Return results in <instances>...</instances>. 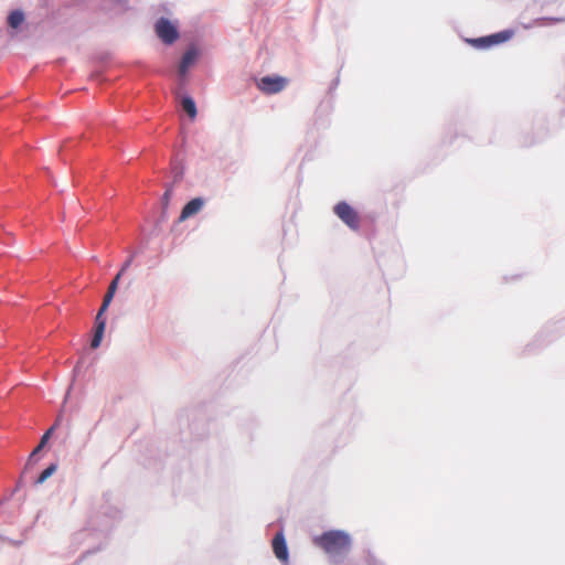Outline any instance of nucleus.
<instances>
[{
    "instance_id": "1",
    "label": "nucleus",
    "mask_w": 565,
    "mask_h": 565,
    "mask_svg": "<svg viewBox=\"0 0 565 565\" xmlns=\"http://www.w3.org/2000/svg\"><path fill=\"white\" fill-rule=\"evenodd\" d=\"M313 542L331 556L344 555L350 551L351 537L343 531H328L316 536Z\"/></svg>"
},
{
    "instance_id": "2",
    "label": "nucleus",
    "mask_w": 565,
    "mask_h": 565,
    "mask_svg": "<svg viewBox=\"0 0 565 565\" xmlns=\"http://www.w3.org/2000/svg\"><path fill=\"white\" fill-rule=\"evenodd\" d=\"M121 276L120 274H117L115 278L111 280L106 295L104 296L103 303L96 315L95 318V333L90 342V347L93 349H97L100 345V342L103 340L105 327H106V319L104 318V313L107 311L115 294L118 288V284Z\"/></svg>"
},
{
    "instance_id": "3",
    "label": "nucleus",
    "mask_w": 565,
    "mask_h": 565,
    "mask_svg": "<svg viewBox=\"0 0 565 565\" xmlns=\"http://www.w3.org/2000/svg\"><path fill=\"white\" fill-rule=\"evenodd\" d=\"M121 276L120 274H117L115 278L111 280L106 295L104 296L103 303L96 315L95 318V333L90 342V347L93 349H97L100 345V342L103 340L105 327H106V319L104 318V313L107 311L115 294L118 288V284Z\"/></svg>"
},
{
    "instance_id": "4",
    "label": "nucleus",
    "mask_w": 565,
    "mask_h": 565,
    "mask_svg": "<svg viewBox=\"0 0 565 565\" xmlns=\"http://www.w3.org/2000/svg\"><path fill=\"white\" fill-rule=\"evenodd\" d=\"M333 212L351 230L358 231L360 228L359 213L347 202L342 201L335 204Z\"/></svg>"
},
{
    "instance_id": "5",
    "label": "nucleus",
    "mask_w": 565,
    "mask_h": 565,
    "mask_svg": "<svg viewBox=\"0 0 565 565\" xmlns=\"http://www.w3.org/2000/svg\"><path fill=\"white\" fill-rule=\"evenodd\" d=\"M288 78L279 75L264 76L257 82V87L266 95L277 94L288 85Z\"/></svg>"
},
{
    "instance_id": "6",
    "label": "nucleus",
    "mask_w": 565,
    "mask_h": 565,
    "mask_svg": "<svg viewBox=\"0 0 565 565\" xmlns=\"http://www.w3.org/2000/svg\"><path fill=\"white\" fill-rule=\"evenodd\" d=\"M200 56L201 51L194 45L190 46L184 52L178 66V75L181 82H184L189 70L198 63Z\"/></svg>"
},
{
    "instance_id": "7",
    "label": "nucleus",
    "mask_w": 565,
    "mask_h": 565,
    "mask_svg": "<svg viewBox=\"0 0 565 565\" xmlns=\"http://www.w3.org/2000/svg\"><path fill=\"white\" fill-rule=\"evenodd\" d=\"M275 556L284 564L289 561L288 547L282 532H278L271 542Z\"/></svg>"
},
{
    "instance_id": "8",
    "label": "nucleus",
    "mask_w": 565,
    "mask_h": 565,
    "mask_svg": "<svg viewBox=\"0 0 565 565\" xmlns=\"http://www.w3.org/2000/svg\"><path fill=\"white\" fill-rule=\"evenodd\" d=\"M206 201L202 198L192 199L188 202L181 211L179 216V222H184L185 220L193 217L196 215L205 205Z\"/></svg>"
},
{
    "instance_id": "9",
    "label": "nucleus",
    "mask_w": 565,
    "mask_h": 565,
    "mask_svg": "<svg viewBox=\"0 0 565 565\" xmlns=\"http://www.w3.org/2000/svg\"><path fill=\"white\" fill-rule=\"evenodd\" d=\"M157 35H179L178 25L173 21L160 18L154 25Z\"/></svg>"
},
{
    "instance_id": "10",
    "label": "nucleus",
    "mask_w": 565,
    "mask_h": 565,
    "mask_svg": "<svg viewBox=\"0 0 565 565\" xmlns=\"http://www.w3.org/2000/svg\"><path fill=\"white\" fill-rule=\"evenodd\" d=\"M509 38H467L468 44L478 50L488 49L494 44H499Z\"/></svg>"
},
{
    "instance_id": "11",
    "label": "nucleus",
    "mask_w": 565,
    "mask_h": 565,
    "mask_svg": "<svg viewBox=\"0 0 565 565\" xmlns=\"http://www.w3.org/2000/svg\"><path fill=\"white\" fill-rule=\"evenodd\" d=\"M181 106L183 110L189 115L190 118H194L196 116V107L194 100L189 97L184 96L181 99Z\"/></svg>"
},
{
    "instance_id": "12",
    "label": "nucleus",
    "mask_w": 565,
    "mask_h": 565,
    "mask_svg": "<svg viewBox=\"0 0 565 565\" xmlns=\"http://www.w3.org/2000/svg\"><path fill=\"white\" fill-rule=\"evenodd\" d=\"M23 21L24 14L20 10L12 11L8 17V23L13 29H17Z\"/></svg>"
},
{
    "instance_id": "13",
    "label": "nucleus",
    "mask_w": 565,
    "mask_h": 565,
    "mask_svg": "<svg viewBox=\"0 0 565 565\" xmlns=\"http://www.w3.org/2000/svg\"><path fill=\"white\" fill-rule=\"evenodd\" d=\"M56 427V424L51 427L41 438L40 440V444L38 445V447L31 452L30 457H29V460H33V458L42 450V448L45 446V444L47 443L52 431L55 429Z\"/></svg>"
},
{
    "instance_id": "14",
    "label": "nucleus",
    "mask_w": 565,
    "mask_h": 565,
    "mask_svg": "<svg viewBox=\"0 0 565 565\" xmlns=\"http://www.w3.org/2000/svg\"><path fill=\"white\" fill-rule=\"evenodd\" d=\"M56 470L55 465L49 466L46 469H44L41 475L39 476L36 483H43L47 478H50Z\"/></svg>"
},
{
    "instance_id": "15",
    "label": "nucleus",
    "mask_w": 565,
    "mask_h": 565,
    "mask_svg": "<svg viewBox=\"0 0 565 565\" xmlns=\"http://www.w3.org/2000/svg\"><path fill=\"white\" fill-rule=\"evenodd\" d=\"M132 263V257H129L125 263L124 265L121 266L120 270L118 274H120V276H122V274L130 267Z\"/></svg>"
},
{
    "instance_id": "16",
    "label": "nucleus",
    "mask_w": 565,
    "mask_h": 565,
    "mask_svg": "<svg viewBox=\"0 0 565 565\" xmlns=\"http://www.w3.org/2000/svg\"><path fill=\"white\" fill-rule=\"evenodd\" d=\"M175 39H177V38H162L163 43H164L166 45H172V44L174 43V40H175Z\"/></svg>"
},
{
    "instance_id": "17",
    "label": "nucleus",
    "mask_w": 565,
    "mask_h": 565,
    "mask_svg": "<svg viewBox=\"0 0 565 565\" xmlns=\"http://www.w3.org/2000/svg\"><path fill=\"white\" fill-rule=\"evenodd\" d=\"M494 35H500V36L511 35V32L510 31H502V32L495 33Z\"/></svg>"
},
{
    "instance_id": "18",
    "label": "nucleus",
    "mask_w": 565,
    "mask_h": 565,
    "mask_svg": "<svg viewBox=\"0 0 565 565\" xmlns=\"http://www.w3.org/2000/svg\"><path fill=\"white\" fill-rule=\"evenodd\" d=\"M168 196H169V191H167V192L164 193V199H166V200H168Z\"/></svg>"
}]
</instances>
